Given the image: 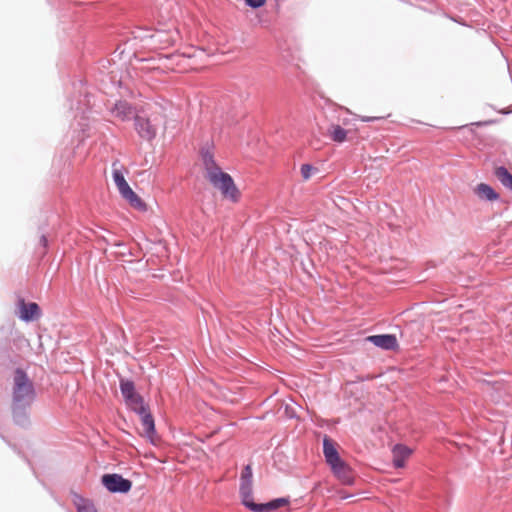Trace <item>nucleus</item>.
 <instances>
[{
	"instance_id": "1",
	"label": "nucleus",
	"mask_w": 512,
	"mask_h": 512,
	"mask_svg": "<svg viewBox=\"0 0 512 512\" xmlns=\"http://www.w3.org/2000/svg\"><path fill=\"white\" fill-rule=\"evenodd\" d=\"M214 149V141L207 140L202 143L199 150L201 161L206 172V178L213 187L221 191L225 198L232 202H237L240 196L239 190L231 175L223 172L217 164L214 158Z\"/></svg>"
},
{
	"instance_id": "2",
	"label": "nucleus",
	"mask_w": 512,
	"mask_h": 512,
	"mask_svg": "<svg viewBox=\"0 0 512 512\" xmlns=\"http://www.w3.org/2000/svg\"><path fill=\"white\" fill-rule=\"evenodd\" d=\"M13 380L11 407H31L35 401L36 392L27 373L18 368Z\"/></svg>"
},
{
	"instance_id": "3",
	"label": "nucleus",
	"mask_w": 512,
	"mask_h": 512,
	"mask_svg": "<svg viewBox=\"0 0 512 512\" xmlns=\"http://www.w3.org/2000/svg\"><path fill=\"white\" fill-rule=\"evenodd\" d=\"M112 117L121 122L134 120L135 128H154L151 120L139 115L135 106L126 100H117L108 108Z\"/></svg>"
},
{
	"instance_id": "4",
	"label": "nucleus",
	"mask_w": 512,
	"mask_h": 512,
	"mask_svg": "<svg viewBox=\"0 0 512 512\" xmlns=\"http://www.w3.org/2000/svg\"><path fill=\"white\" fill-rule=\"evenodd\" d=\"M235 99L230 95H223L218 100L215 106V119H220L221 123L215 122V125L218 128H223L227 126L231 128L233 125L237 124L238 118L243 115L242 112H238L235 110L233 104L235 103Z\"/></svg>"
},
{
	"instance_id": "5",
	"label": "nucleus",
	"mask_w": 512,
	"mask_h": 512,
	"mask_svg": "<svg viewBox=\"0 0 512 512\" xmlns=\"http://www.w3.org/2000/svg\"><path fill=\"white\" fill-rule=\"evenodd\" d=\"M150 110L164 119L163 128H168L171 122L177 121L178 109L170 100L158 98L150 105Z\"/></svg>"
},
{
	"instance_id": "6",
	"label": "nucleus",
	"mask_w": 512,
	"mask_h": 512,
	"mask_svg": "<svg viewBox=\"0 0 512 512\" xmlns=\"http://www.w3.org/2000/svg\"><path fill=\"white\" fill-rule=\"evenodd\" d=\"M336 111L339 114L337 117V121L332 122L327 128H343V126L354 124V122L358 120H361L362 122H375L384 120V117H360L359 115L352 113L349 109L342 106H338Z\"/></svg>"
},
{
	"instance_id": "7",
	"label": "nucleus",
	"mask_w": 512,
	"mask_h": 512,
	"mask_svg": "<svg viewBox=\"0 0 512 512\" xmlns=\"http://www.w3.org/2000/svg\"><path fill=\"white\" fill-rule=\"evenodd\" d=\"M101 482L111 493L126 494L132 488V481L117 473L104 474Z\"/></svg>"
},
{
	"instance_id": "8",
	"label": "nucleus",
	"mask_w": 512,
	"mask_h": 512,
	"mask_svg": "<svg viewBox=\"0 0 512 512\" xmlns=\"http://www.w3.org/2000/svg\"><path fill=\"white\" fill-rule=\"evenodd\" d=\"M290 500L287 497H280L272 499L266 503H255L253 494L248 499H244L241 503L252 512H270L289 504Z\"/></svg>"
},
{
	"instance_id": "9",
	"label": "nucleus",
	"mask_w": 512,
	"mask_h": 512,
	"mask_svg": "<svg viewBox=\"0 0 512 512\" xmlns=\"http://www.w3.org/2000/svg\"><path fill=\"white\" fill-rule=\"evenodd\" d=\"M83 99H78L76 101V106L74 107V103H71V109L74 110V118L78 120V128L84 129L89 126V118L92 113L90 108V95L88 93H84Z\"/></svg>"
},
{
	"instance_id": "10",
	"label": "nucleus",
	"mask_w": 512,
	"mask_h": 512,
	"mask_svg": "<svg viewBox=\"0 0 512 512\" xmlns=\"http://www.w3.org/2000/svg\"><path fill=\"white\" fill-rule=\"evenodd\" d=\"M17 306L18 312L16 314L23 322H34L42 316L41 308L36 302H26L25 299L19 298Z\"/></svg>"
},
{
	"instance_id": "11",
	"label": "nucleus",
	"mask_w": 512,
	"mask_h": 512,
	"mask_svg": "<svg viewBox=\"0 0 512 512\" xmlns=\"http://www.w3.org/2000/svg\"><path fill=\"white\" fill-rule=\"evenodd\" d=\"M323 454L326 462L329 464L331 469H336L337 467H343L342 459L339 456V453L335 447V444L331 438L325 436L323 438Z\"/></svg>"
},
{
	"instance_id": "12",
	"label": "nucleus",
	"mask_w": 512,
	"mask_h": 512,
	"mask_svg": "<svg viewBox=\"0 0 512 512\" xmlns=\"http://www.w3.org/2000/svg\"><path fill=\"white\" fill-rule=\"evenodd\" d=\"M366 340L384 350H395L398 347L397 338L393 334L371 335Z\"/></svg>"
},
{
	"instance_id": "13",
	"label": "nucleus",
	"mask_w": 512,
	"mask_h": 512,
	"mask_svg": "<svg viewBox=\"0 0 512 512\" xmlns=\"http://www.w3.org/2000/svg\"><path fill=\"white\" fill-rule=\"evenodd\" d=\"M30 409L31 407H11L13 423L22 429H29L31 427Z\"/></svg>"
},
{
	"instance_id": "14",
	"label": "nucleus",
	"mask_w": 512,
	"mask_h": 512,
	"mask_svg": "<svg viewBox=\"0 0 512 512\" xmlns=\"http://www.w3.org/2000/svg\"><path fill=\"white\" fill-rule=\"evenodd\" d=\"M252 477H253L252 468L248 464L242 470L241 477H240L239 494L241 497V501L244 499H248L249 496H251L253 494Z\"/></svg>"
},
{
	"instance_id": "15",
	"label": "nucleus",
	"mask_w": 512,
	"mask_h": 512,
	"mask_svg": "<svg viewBox=\"0 0 512 512\" xmlns=\"http://www.w3.org/2000/svg\"><path fill=\"white\" fill-rule=\"evenodd\" d=\"M118 166H119L118 160H116L112 163V168H113L112 177H113V181H114L120 195L123 197L124 194L129 193L132 189L129 186V184L127 183L122 170Z\"/></svg>"
},
{
	"instance_id": "16",
	"label": "nucleus",
	"mask_w": 512,
	"mask_h": 512,
	"mask_svg": "<svg viewBox=\"0 0 512 512\" xmlns=\"http://www.w3.org/2000/svg\"><path fill=\"white\" fill-rule=\"evenodd\" d=\"M141 419V424L145 431V436L153 442V436L156 434L155 421L149 410V406L144 408V412H137Z\"/></svg>"
},
{
	"instance_id": "17",
	"label": "nucleus",
	"mask_w": 512,
	"mask_h": 512,
	"mask_svg": "<svg viewBox=\"0 0 512 512\" xmlns=\"http://www.w3.org/2000/svg\"><path fill=\"white\" fill-rule=\"evenodd\" d=\"M392 453L394 467L402 468L405 465L406 459L411 455L412 450L403 444H396L393 447Z\"/></svg>"
},
{
	"instance_id": "18",
	"label": "nucleus",
	"mask_w": 512,
	"mask_h": 512,
	"mask_svg": "<svg viewBox=\"0 0 512 512\" xmlns=\"http://www.w3.org/2000/svg\"><path fill=\"white\" fill-rule=\"evenodd\" d=\"M474 193L477 195V197L481 200L493 202L499 199V194L495 191V189L486 183H480L478 184L475 189Z\"/></svg>"
},
{
	"instance_id": "19",
	"label": "nucleus",
	"mask_w": 512,
	"mask_h": 512,
	"mask_svg": "<svg viewBox=\"0 0 512 512\" xmlns=\"http://www.w3.org/2000/svg\"><path fill=\"white\" fill-rule=\"evenodd\" d=\"M73 503L77 509V512H97V509L91 500L86 499L76 493L73 494Z\"/></svg>"
},
{
	"instance_id": "20",
	"label": "nucleus",
	"mask_w": 512,
	"mask_h": 512,
	"mask_svg": "<svg viewBox=\"0 0 512 512\" xmlns=\"http://www.w3.org/2000/svg\"><path fill=\"white\" fill-rule=\"evenodd\" d=\"M124 401L129 409L135 413L144 412V408L148 407V405L145 404L143 397L138 392L132 395V397H128Z\"/></svg>"
},
{
	"instance_id": "21",
	"label": "nucleus",
	"mask_w": 512,
	"mask_h": 512,
	"mask_svg": "<svg viewBox=\"0 0 512 512\" xmlns=\"http://www.w3.org/2000/svg\"><path fill=\"white\" fill-rule=\"evenodd\" d=\"M495 176L499 182L507 189L512 191V174L504 166H499L495 169Z\"/></svg>"
},
{
	"instance_id": "22",
	"label": "nucleus",
	"mask_w": 512,
	"mask_h": 512,
	"mask_svg": "<svg viewBox=\"0 0 512 512\" xmlns=\"http://www.w3.org/2000/svg\"><path fill=\"white\" fill-rule=\"evenodd\" d=\"M342 465L343 467L339 466L337 467L336 469H331L333 471V473L339 478L341 479L344 483L346 484H350L352 483V480H353V476H352V471H351V468L349 467V465L342 460Z\"/></svg>"
},
{
	"instance_id": "23",
	"label": "nucleus",
	"mask_w": 512,
	"mask_h": 512,
	"mask_svg": "<svg viewBox=\"0 0 512 512\" xmlns=\"http://www.w3.org/2000/svg\"><path fill=\"white\" fill-rule=\"evenodd\" d=\"M123 198L129 202V204L136 208L139 211H146L147 205L146 203L133 191L131 190L129 193L124 194Z\"/></svg>"
},
{
	"instance_id": "24",
	"label": "nucleus",
	"mask_w": 512,
	"mask_h": 512,
	"mask_svg": "<svg viewBox=\"0 0 512 512\" xmlns=\"http://www.w3.org/2000/svg\"><path fill=\"white\" fill-rule=\"evenodd\" d=\"M120 391H121V394L125 399H127L128 397H132V395H134L135 393H137L136 391V388H135V384L132 380H129V379H120Z\"/></svg>"
},
{
	"instance_id": "25",
	"label": "nucleus",
	"mask_w": 512,
	"mask_h": 512,
	"mask_svg": "<svg viewBox=\"0 0 512 512\" xmlns=\"http://www.w3.org/2000/svg\"><path fill=\"white\" fill-rule=\"evenodd\" d=\"M495 123V120H483V121H476V122H471V123H468V124H462V125H459V126H451L450 128H461V129H464V128H472L473 126H476V127H482V126H488V125H492ZM430 128H440L439 126H435V125H430Z\"/></svg>"
},
{
	"instance_id": "26",
	"label": "nucleus",
	"mask_w": 512,
	"mask_h": 512,
	"mask_svg": "<svg viewBox=\"0 0 512 512\" xmlns=\"http://www.w3.org/2000/svg\"><path fill=\"white\" fill-rule=\"evenodd\" d=\"M330 132V138L338 143H342L346 140L348 132L351 130H328Z\"/></svg>"
},
{
	"instance_id": "27",
	"label": "nucleus",
	"mask_w": 512,
	"mask_h": 512,
	"mask_svg": "<svg viewBox=\"0 0 512 512\" xmlns=\"http://www.w3.org/2000/svg\"><path fill=\"white\" fill-rule=\"evenodd\" d=\"M317 169L311 164H303L301 166V175L303 179L307 180L311 177L312 173Z\"/></svg>"
},
{
	"instance_id": "28",
	"label": "nucleus",
	"mask_w": 512,
	"mask_h": 512,
	"mask_svg": "<svg viewBox=\"0 0 512 512\" xmlns=\"http://www.w3.org/2000/svg\"><path fill=\"white\" fill-rule=\"evenodd\" d=\"M267 0H244L247 7L251 9H259L266 4Z\"/></svg>"
},
{
	"instance_id": "29",
	"label": "nucleus",
	"mask_w": 512,
	"mask_h": 512,
	"mask_svg": "<svg viewBox=\"0 0 512 512\" xmlns=\"http://www.w3.org/2000/svg\"><path fill=\"white\" fill-rule=\"evenodd\" d=\"M139 135L140 137L142 138H147V139H152L155 137V130H150V129H147V130H139Z\"/></svg>"
},
{
	"instance_id": "30",
	"label": "nucleus",
	"mask_w": 512,
	"mask_h": 512,
	"mask_svg": "<svg viewBox=\"0 0 512 512\" xmlns=\"http://www.w3.org/2000/svg\"><path fill=\"white\" fill-rule=\"evenodd\" d=\"M40 245L45 249L48 246V240L45 234H42L40 237Z\"/></svg>"
},
{
	"instance_id": "31",
	"label": "nucleus",
	"mask_w": 512,
	"mask_h": 512,
	"mask_svg": "<svg viewBox=\"0 0 512 512\" xmlns=\"http://www.w3.org/2000/svg\"><path fill=\"white\" fill-rule=\"evenodd\" d=\"M134 37H135V38H140V39L142 40V39H144V38H147L148 36H147V35H141V34H139V35H135Z\"/></svg>"
}]
</instances>
